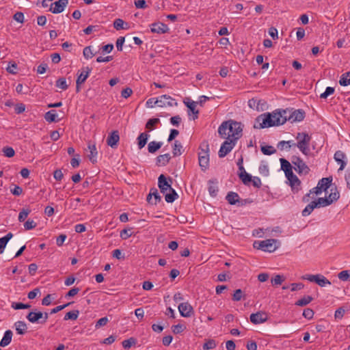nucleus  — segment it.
<instances>
[{
	"label": "nucleus",
	"mask_w": 350,
	"mask_h": 350,
	"mask_svg": "<svg viewBox=\"0 0 350 350\" xmlns=\"http://www.w3.org/2000/svg\"><path fill=\"white\" fill-rule=\"evenodd\" d=\"M250 319L252 323L256 325L266 322L268 319V317L265 312L260 311L252 314L250 317Z\"/></svg>",
	"instance_id": "ddd939ff"
},
{
	"label": "nucleus",
	"mask_w": 350,
	"mask_h": 350,
	"mask_svg": "<svg viewBox=\"0 0 350 350\" xmlns=\"http://www.w3.org/2000/svg\"><path fill=\"white\" fill-rule=\"evenodd\" d=\"M14 326L17 334L23 335L26 333L27 327L24 321H18L14 323Z\"/></svg>",
	"instance_id": "bb28decb"
},
{
	"label": "nucleus",
	"mask_w": 350,
	"mask_h": 350,
	"mask_svg": "<svg viewBox=\"0 0 350 350\" xmlns=\"http://www.w3.org/2000/svg\"><path fill=\"white\" fill-rule=\"evenodd\" d=\"M237 140L226 139V141L221 144L219 150V157L223 158L226 156L234 147Z\"/></svg>",
	"instance_id": "9b49d317"
},
{
	"label": "nucleus",
	"mask_w": 350,
	"mask_h": 350,
	"mask_svg": "<svg viewBox=\"0 0 350 350\" xmlns=\"http://www.w3.org/2000/svg\"><path fill=\"white\" fill-rule=\"evenodd\" d=\"M79 314V311L76 310H72V311H70V312H68L66 314V315L64 316V319L65 321H67V320H76L77 318H78V316Z\"/></svg>",
	"instance_id": "49530a36"
},
{
	"label": "nucleus",
	"mask_w": 350,
	"mask_h": 350,
	"mask_svg": "<svg viewBox=\"0 0 350 350\" xmlns=\"http://www.w3.org/2000/svg\"><path fill=\"white\" fill-rule=\"evenodd\" d=\"M317 208V204H314V202H311L309 204H308L305 208L302 211V215L304 217L308 216L313 211V210Z\"/></svg>",
	"instance_id": "ea45409f"
},
{
	"label": "nucleus",
	"mask_w": 350,
	"mask_h": 350,
	"mask_svg": "<svg viewBox=\"0 0 350 350\" xmlns=\"http://www.w3.org/2000/svg\"><path fill=\"white\" fill-rule=\"evenodd\" d=\"M119 140L120 136L118 131H113L108 135L107 139V144L112 148H115L117 147Z\"/></svg>",
	"instance_id": "dca6fc26"
},
{
	"label": "nucleus",
	"mask_w": 350,
	"mask_h": 350,
	"mask_svg": "<svg viewBox=\"0 0 350 350\" xmlns=\"http://www.w3.org/2000/svg\"><path fill=\"white\" fill-rule=\"evenodd\" d=\"M276 243L280 244V242L277 239H270L264 241H255L253 244L254 248L261 250L264 252H273L275 251L278 245Z\"/></svg>",
	"instance_id": "39448f33"
},
{
	"label": "nucleus",
	"mask_w": 350,
	"mask_h": 350,
	"mask_svg": "<svg viewBox=\"0 0 350 350\" xmlns=\"http://www.w3.org/2000/svg\"><path fill=\"white\" fill-rule=\"evenodd\" d=\"M154 104H157L159 107H163L166 106L172 107L176 106L177 103L175 99L172 98L170 96L164 94L157 98Z\"/></svg>",
	"instance_id": "f8f14e48"
},
{
	"label": "nucleus",
	"mask_w": 350,
	"mask_h": 350,
	"mask_svg": "<svg viewBox=\"0 0 350 350\" xmlns=\"http://www.w3.org/2000/svg\"><path fill=\"white\" fill-rule=\"evenodd\" d=\"M286 111L285 118L286 121H289L291 123L295 122H301L304 119L305 112L302 109H296L293 111L292 109H284Z\"/></svg>",
	"instance_id": "1a4fd4ad"
},
{
	"label": "nucleus",
	"mask_w": 350,
	"mask_h": 350,
	"mask_svg": "<svg viewBox=\"0 0 350 350\" xmlns=\"http://www.w3.org/2000/svg\"><path fill=\"white\" fill-rule=\"evenodd\" d=\"M90 154L88 155L90 160L92 163L96 162L97 150L95 144H89Z\"/></svg>",
	"instance_id": "72a5a7b5"
},
{
	"label": "nucleus",
	"mask_w": 350,
	"mask_h": 350,
	"mask_svg": "<svg viewBox=\"0 0 350 350\" xmlns=\"http://www.w3.org/2000/svg\"><path fill=\"white\" fill-rule=\"evenodd\" d=\"M170 159L171 157L169 153L161 154L157 157V165L159 166H165L169 163Z\"/></svg>",
	"instance_id": "a878e982"
},
{
	"label": "nucleus",
	"mask_w": 350,
	"mask_h": 350,
	"mask_svg": "<svg viewBox=\"0 0 350 350\" xmlns=\"http://www.w3.org/2000/svg\"><path fill=\"white\" fill-rule=\"evenodd\" d=\"M12 337V332L11 330L5 331L4 336L0 342V346L3 347L8 346L11 342Z\"/></svg>",
	"instance_id": "c85d7f7f"
},
{
	"label": "nucleus",
	"mask_w": 350,
	"mask_h": 350,
	"mask_svg": "<svg viewBox=\"0 0 350 350\" xmlns=\"http://www.w3.org/2000/svg\"><path fill=\"white\" fill-rule=\"evenodd\" d=\"M52 299H53L52 295L50 294H48L46 297H44L42 299V305L45 306H48L51 305Z\"/></svg>",
	"instance_id": "774afa93"
},
{
	"label": "nucleus",
	"mask_w": 350,
	"mask_h": 350,
	"mask_svg": "<svg viewBox=\"0 0 350 350\" xmlns=\"http://www.w3.org/2000/svg\"><path fill=\"white\" fill-rule=\"evenodd\" d=\"M158 186L161 192L165 195V200L168 203L174 202L178 197L177 193L171 187L166 177L161 174L158 178Z\"/></svg>",
	"instance_id": "7ed1b4c3"
},
{
	"label": "nucleus",
	"mask_w": 350,
	"mask_h": 350,
	"mask_svg": "<svg viewBox=\"0 0 350 350\" xmlns=\"http://www.w3.org/2000/svg\"><path fill=\"white\" fill-rule=\"evenodd\" d=\"M289 181L290 185L292 188V190L294 193H297L300 189L301 182L296 175L290 179H288Z\"/></svg>",
	"instance_id": "b1692460"
},
{
	"label": "nucleus",
	"mask_w": 350,
	"mask_h": 350,
	"mask_svg": "<svg viewBox=\"0 0 350 350\" xmlns=\"http://www.w3.org/2000/svg\"><path fill=\"white\" fill-rule=\"evenodd\" d=\"M136 342V340L133 338H130L127 340H124L122 342V346L125 349L130 348L132 345H135Z\"/></svg>",
	"instance_id": "4d7b16f0"
},
{
	"label": "nucleus",
	"mask_w": 350,
	"mask_h": 350,
	"mask_svg": "<svg viewBox=\"0 0 350 350\" xmlns=\"http://www.w3.org/2000/svg\"><path fill=\"white\" fill-rule=\"evenodd\" d=\"M208 191L211 196H213V197L216 196L217 191H218L217 186L215 185L214 184L210 183L209 186H208Z\"/></svg>",
	"instance_id": "338daca9"
},
{
	"label": "nucleus",
	"mask_w": 350,
	"mask_h": 350,
	"mask_svg": "<svg viewBox=\"0 0 350 350\" xmlns=\"http://www.w3.org/2000/svg\"><path fill=\"white\" fill-rule=\"evenodd\" d=\"M162 146V142H157L155 141L150 142L148 145V150L150 153H154Z\"/></svg>",
	"instance_id": "f704fd0d"
},
{
	"label": "nucleus",
	"mask_w": 350,
	"mask_h": 350,
	"mask_svg": "<svg viewBox=\"0 0 350 350\" xmlns=\"http://www.w3.org/2000/svg\"><path fill=\"white\" fill-rule=\"evenodd\" d=\"M291 162L294 165L295 170L299 175H306L309 173L310 168L299 157L293 156L291 158Z\"/></svg>",
	"instance_id": "6e6552de"
},
{
	"label": "nucleus",
	"mask_w": 350,
	"mask_h": 350,
	"mask_svg": "<svg viewBox=\"0 0 350 350\" xmlns=\"http://www.w3.org/2000/svg\"><path fill=\"white\" fill-rule=\"evenodd\" d=\"M334 159L335 161L340 164L339 170H343L347 165L346 159V155L345 154L340 151L338 150L334 154Z\"/></svg>",
	"instance_id": "6ab92c4d"
},
{
	"label": "nucleus",
	"mask_w": 350,
	"mask_h": 350,
	"mask_svg": "<svg viewBox=\"0 0 350 350\" xmlns=\"http://www.w3.org/2000/svg\"><path fill=\"white\" fill-rule=\"evenodd\" d=\"M30 212H31V210L29 208H23L19 213L18 218V221L20 222L24 221L26 219V218L28 217Z\"/></svg>",
	"instance_id": "de8ad7c7"
},
{
	"label": "nucleus",
	"mask_w": 350,
	"mask_h": 350,
	"mask_svg": "<svg viewBox=\"0 0 350 350\" xmlns=\"http://www.w3.org/2000/svg\"><path fill=\"white\" fill-rule=\"evenodd\" d=\"M334 92V88L332 87H327L325 91L320 95V98H326L328 96L332 94Z\"/></svg>",
	"instance_id": "052dcab7"
},
{
	"label": "nucleus",
	"mask_w": 350,
	"mask_h": 350,
	"mask_svg": "<svg viewBox=\"0 0 350 350\" xmlns=\"http://www.w3.org/2000/svg\"><path fill=\"white\" fill-rule=\"evenodd\" d=\"M312 297L311 296H304V297L301 298L300 299L297 300L295 302V305L298 306H305L310 304L312 301Z\"/></svg>",
	"instance_id": "37998d69"
},
{
	"label": "nucleus",
	"mask_w": 350,
	"mask_h": 350,
	"mask_svg": "<svg viewBox=\"0 0 350 350\" xmlns=\"http://www.w3.org/2000/svg\"><path fill=\"white\" fill-rule=\"evenodd\" d=\"M83 54L84 57L87 59L92 58L94 55L90 46H86L83 49Z\"/></svg>",
	"instance_id": "864d4df0"
},
{
	"label": "nucleus",
	"mask_w": 350,
	"mask_h": 350,
	"mask_svg": "<svg viewBox=\"0 0 350 350\" xmlns=\"http://www.w3.org/2000/svg\"><path fill=\"white\" fill-rule=\"evenodd\" d=\"M161 200V198L158 193L156 188L150 189L149 194L147 196V201L152 204H157Z\"/></svg>",
	"instance_id": "a211bd4d"
},
{
	"label": "nucleus",
	"mask_w": 350,
	"mask_h": 350,
	"mask_svg": "<svg viewBox=\"0 0 350 350\" xmlns=\"http://www.w3.org/2000/svg\"><path fill=\"white\" fill-rule=\"evenodd\" d=\"M178 310L183 317H189L193 313V307L188 302L181 303L178 306Z\"/></svg>",
	"instance_id": "2eb2a0df"
},
{
	"label": "nucleus",
	"mask_w": 350,
	"mask_h": 350,
	"mask_svg": "<svg viewBox=\"0 0 350 350\" xmlns=\"http://www.w3.org/2000/svg\"><path fill=\"white\" fill-rule=\"evenodd\" d=\"M12 237L13 234L11 232H9L3 237L0 238V254L3 252V250Z\"/></svg>",
	"instance_id": "c9c22d12"
},
{
	"label": "nucleus",
	"mask_w": 350,
	"mask_h": 350,
	"mask_svg": "<svg viewBox=\"0 0 350 350\" xmlns=\"http://www.w3.org/2000/svg\"><path fill=\"white\" fill-rule=\"evenodd\" d=\"M55 85L57 88L62 89V90H66L68 89V85L66 83V80L64 77L59 78L56 81Z\"/></svg>",
	"instance_id": "a18cd8bd"
},
{
	"label": "nucleus",
	"mask_w": 350,
	"mask_h": 350,
	"mask_svg": "<svg viewBox=\"0 0 350 350\" xmlns=\"http://www.w3.org/2000/svg\"><path fill=\"white\" fill-rule=\"evenodd\" d=\"M160 122L159 118H151L146 124V129L151 131L155 129V125Z\"/></svg>",
	"instance_id": "c03bdc74"
},
{
	"label": "nucleus",
	"mask_w": 350,
	"mask_h": 350,
	"mask_svg": "<svg viewBox=\"0 0 350 350\" xmlns=\"http://www.w3.org/2000/svg\"><path fill=\"white\" fill-rule=\"evenodd\" d=\"M172 152L174 157L179 156L183 153V146L180 142L177 140L174 142Z\"/></svg>",
	"instance_id": "58836bf2"
},
{
	"label": "nucleus",
	"mask_w": 350,
	"mask_h": 350,
	"mask_svg": "<svg viewBox=\"0 0 350 350\" xmlns=\"http://www.w3.org/2000/svg\"><path fill=\"white\" fill-rule=\"evenodd\" d=\"M131 235L132 233L131 229H124L120 232V237L124 240L127 239L128 238L131 237Z\"/></svg>",
	"instance_id": "0e129e2a"
},
{
	"label": "nucleus",
	"mask_w": 350,
	"mask_h": 350,
	"mask_svg": "<svg viewBox=\"0 0 350 350\" xmlns=\"http://www.w3.org/2000/svg\"><path fill=\"white\" fill-rule=\"evenodd\" d=\"M285 278L283 275H276L274 278H271V282L273 286L280 285Z\"/></svg>",
	"instance_id": "3c124183"
},
{
	"label": "nucleus",
	"mask_w": 350,
	"mask_h": 350,
	"mask_svg": "<svg viewBox=\"0 0 350 350\" xmlns=\"http://www.w3.org/2000/svg\"><path fill=\"white\" fill-rule=\"evenodd\" d=\"M184 103L189 108V109L193 113V120L197 119L198 117V114H199V111L196 109L198 103L188 99L187 101L184 100Z\"/></svg>",
	"instance_id": "4be33fe9"
},
{
	"label": "nucleus",
	"mask_w": 350,
	"mask_h": 350,
	"mask_svg": "<svg viewBox=\"0 0 350 350\" xmlns=\"http://www.w3.org/2000/svg\"><path fill=\"white\" fill-rule=\"evenodd\" d=\"M68 0H58L51 5L50 11L53 14H59L64 11Z\"/></svg>",
	"instance_id": "4468645a"
},
{
	"label": "nucleus",
	"mask_w": 350,
	"mask_h": 350,
	"mask_svg": "<svg viewBox=\"0 0 350 350\" xmlns=\"http://www.w3.org/2000/svg\"><path fill=\"white\" fill-rule=\"evenodd\" d=\"M265 104V101L262 100H258L256 98H252L248 100V106L257 111L262 110V105Z\"/></svg>",
	"instance_id": "412c9836"
},
{
	"label": "nucleus",
	"mask_w": 350,
	"mask_h": 350,
	"mask_svg": "<svg viewBox=\"0 0 350 350\" xmlns=\"http://www.w3.org/2000/svg\"><path fill=\"white\" fill-rule=\"evenodd\" d=\"M243 128L240 122L228 120L224 122L218 129L221 137L238 140L242 136Z\"/></svg>",
	"instance_id": "f03ea898"
},
{
	"label": "nucleus",
	"mask_w": 350,
	"mask_h": 350,
	"mask_svg": "<svg viewBox=\"0 0 350 350\" xmlns=\"http://www.w3.org/2000/svg\"><path fill=\"white\" fill-rule=\"evenodd\" d=\"M314 314V311L310 308H306L303 312V316L308 319H312Z\"/></svg>",
	"instance_id": "e2e57ef3"
},
{
	"label": "nucleus",
	"mask_w": 350,
	"mask_h": 350,
	"mask_svg": "<svg viewBox=\"0 0 350 350\" xmlns=\"http://www.w3.org/2000/svg\"><path fill=\"white\" fill-rule=\"evenodd\" d=\"M216 346H217L216 342L213 339H210V340H207L203 345V349L204 350L213 349L215 348Z\"/></svg>",
	"instance_id": "5fc2aeb1"
},
{
	"label": "nucleus",
	"mask_w": 350,
	"mask_h": 350,
	"mask_svg": "<svg viewBox=\"0 0 350 350\" xmlns=\"http://www.w3.org/2000/svg\"><path fill=\"white\" fill-rule=\"evenodd\" d=\"M338 278L342 281H347L350 278L348 271H342L338 275Z\"/></svg>",
	"instance_id": "bf43d9fd"
},
{
	"label": "nucleus",
	"mask_w": 350,
	"mask_h": 350,
	"mask_svg": "<svg viewBox=\"0 0 350 350\" xmlns=\"http://www.w3.org/2000/svg\"><path fill=\"white\" fill-rule=\"evenodd\" d=\"M26 318L31 323L45 324L49 319V313L33 309L28 313Z\"/></svg>",
	"instance_id": "0eeeda50"
},
{
	"label": "nucleus",
	"mask_w": 350,
	"mask_h": 350,
	"mask_svg": "<svg viewBox=\"0 0 350 350\" xmlns=\"http://www.w3.org/2000/svg\"><path fill=\"white\" fill-rule=\"evenodd\" d=\"M332 178H323L318 182V185L319 187L324 191H326L328 189L332 187Z\"/></svg>",
	"instance_id": "5701e85b"
},
{
	"label": "nucleus",
	"mask_w": 350,
	"mask_h": 350,
	"mask_svg": "<svg viewBox=\"0 0 350 350\" xmlns=\"http://www.w3.org/2000/svg\"><path fill=\"white\" fill-rule=\"evenodd\" d=\"M45 120L49 122H56L59 120L55 110L52 109L46 112L44 115Z\"/></svg>",
	"instance_id": "393cba45"
},
{
	"label": "nucleus",
	"mask_w": 350,
	"mask_h": 350,
	"mask_svg": "<svg viewBox=\"0 0 350 350\" xmlns=\"http://www.w3.org/2000/svg\"><path fill=\"white\" fill-rule=\"evenodd\" d=\"M36 223L32 219H28L24 224V228L25 230H29L36 227Z\"/></svg>",
	"instance_id": "13d9d810"
},
{
	"label": "nucleus",
	"mask_w": 350,
	"mask_h": 350,
	"mask_svg": "<svg viewBox=\"0 0 350 350\" xmlns=\"http://www.w3.org/2000/svg\"><path fill=\"white\" fill-rule=\"evenodd\" d=\"M200 151L198 153L199 165L202 171H205L209 166V146L208 143L200 145Z\"/></svg>",
	"instance_id": "423d86ee"
},
{
	"label": "nucleus",
	"mask_w": 350,
	"mask_h": 350,
	"mask_svg": "<svg viewBox=\"0 0 350 350\" xmlns=\"http://www.w3.org/2000/svg\"><path fill=\"white\" fill-rule=\"evenodd\" d=\"M2 152H3V154L9 158H11L14 157L15 152L14 150L10 146H5L2 149Z\"/></svg>",
	"instance_id": "6e6d98bb"
},
{
	"label": "nucleus",
	"mask_w": 350,
	"mask_h": 350,
	"mask_svg": "<svg viewBox=\"0 0 350 350\" xmlns=\"http://www.w3.org/2000/svg\"><path fill=\"white\" fill-rule=\"evenodd\" d=\"M285 113L286 112L284 111V109L262 113L256 118L254 128L260 129L282 125L286 122Z\"/></svg>",
	"instance_id": "f257e3e1"
},
{
	"label": "nucleus",
	"mask_w": 350,
	"mask_h": 350,
	"mask_svg": "<svg viewBox=\"0 0 350 350\" xmlns=\"http://www.w3.org/2000/svg\"><path fill=\"white\" fill-rule=\"evenodd\" d=\"M262 152L265 155H271L276 152V150L271 146H265L261 147Z\"/></svg>",
	"instance_id": "8fccbe9b"
},
{
	"label": "nucleus",
	"mask_w": 350,
	"mask_h": 350,
	"mask_svg": "<svg viewBox=\"0 0 350 350\" xmlns=\"http://www.w3.org/2000/svg\"><path fill=\"white\" fill-rule=\"evenodd\" d=\"M226 199L230 204L234 205L239 202L240 198L238 193L230 191L228 193Z\"/></svg>",
	"instance_id": "cd10ccee"
},
{
	"label": "nucleus",
	"mask_w": 350,
	"mask_h": 350,
	"mask_svg": "<svg viewBox=\"0 0 350 350\" xmlns=\"http://www.w3.org/2000/svg\"><path fill=\"white\" fill-rule=\"evenodd\" d=\"M323 190L319 187V185H317V187L312 189L310 192L307 194H306L303 198L302 200L304 202H308L309 201L310 196V194L314 193L316 195H319L322 193Z\"/></svg>",
	"instance_id": "473e14b6"
},
{
	"label": "nucleus",
	"mask_w": 350,
	"mask_h": 350,
	"mask_svg": "<svg viewBox=\"0 0 350 350\" xmlns=\"http://www.w3.org/2000/svg\"><path fill=\"white\" fill-rule=\"evenodd\" d=\"M303 280H308L311 282H315L320 286L323 287L326 286L327 284H331V282L323 275L317 274V275H310L307 274L303 275L301 278Z\"/></svg>",
	"instance_id": "9d476101"
},
{
	"label": "nucleus",
	"mask_w": 350,
	"mask_h": 350,
	"mask_svg": "<svg viewBox=\"0 0 350 350\" xmlns=\"http://www.w3.org/2000/svg\"><path fill=\"white\" fill-rule=\"evenodd\" d=\"M293 146H295L293 141H280L278 144V148L280 150H289Z\"/></svg>",
	"instance_id": "2f4dec72"
},
{
	"label": "nucleus",
	"mask_w": 350,
	"mask_h": 350,
	"mask_svg": "<svg viewBox=\"0 0 350 350\" xmlns=\"http://www.w3.org/2000/svg\"><path fill=\"white\" fill-rule=\"evenodd\" d=\"M281 163V169L285 172L286 171L292 169V165L289 161L284 158L280 159Z\"/></svg>",
	"instance_id": "09e8293b"
},
{
	"label": "nucleus",
	"mask_w": 350,
	"mask_h": 350,
	"mask_svg": "<svg viewBox=\"0 0 350 350\" xmlns=\"http://www.w3.org/2000/svg\"><path fill=\"white\" fill-rule=\"evenodd\" d=\"M243 297V291L241 289H237L234 291L232 299L235 301H240Z\"/></svg>",
	"instance_id": "69168bd1"
},
{
	"label": "nucleus",
	"mask_w": 350,
	"mask_h": 350,
	"mask_svg": "<svg viewBox=\"0 0 350 350\" xmlns=\"http://www.w3.org/2000/svg\"><path fill=\"white\" fill-rule=\"evenodd\" d=\"M91 71H92V68H90L89 67L83 68L82 69L81 72L79 74V75L78 76V77L77 79L76 84H82L83 83H84L85 81V80L87 79V78L88 77Z\"/></svg>",
	"instance_id": "aec40b11"
},
{
	"label": "nucleus",
	"mask_w": 350,
	"mask_h": 350,
	"mask_svg": "<svg viewBox=\"0 0 350 350\" xmlns=\"http://www.w3.org/2000/svg\"><path fill=\"white\" fill-rule=\"evenodd\" d=\"M297 142L295 146L299 148L303 154L306 157L310 155L311 152L310 149V144L311 141V137L306 133L301 132L298 133L296 136Z\"/></svg>",
	"instance_id": "20e7f679"
},
{
	"label": "nucleus",
	"mask_w": 350,
	"mask_h": 350,
	"mask_svg": "<svg viewBox=\"0 0 350 350\" xmlns=\"http://www.w3.org/2000/svg\"><path fill=\"white\" fill-rule=\"evenodd\" d=\"M339 83L342 86L350 85V72H347L342 75L339 80Z\"/></svg>",
	"instance_id": "a19ab883"
},
{
	"label": "nucleus",
	"mask_w": 350,
	"mask_h": 350,
	"mask_svg": "<svg viewBox=\"0 0 350 350\" xmlns=\"http://www.w3.org/2000/svg\"><path fill=\"white\" fill-rule=\"evenodd\" d=\"M12 308L14 310H22V309H27L31 308V305L25 304L20 302H13L12 304Z\"/></svg>",
	"instance_id": "603ef678"
},
{
	"label": "nucleus",
	"mask_w": 350,
	"mask_h": 350,
	"mask_svg": "<svg viewBox=\"0 0 350 350\" xmlns=\"http://www.w3.org/2000/svg\"><path fill=\"white\" fill-rule=\"evenodd\" d=\"M239 176L244 185H249V183L252 181V176L247 173L246 171H243V172H239Z\"/></svg>",
	"instance_id": "4c0bfd02"
},
{
	"label": "nucleus",
	"mask_w": 350,
	"mask_h": 350,
	"mask_svg": "<svg viewBox=\"0 0 350 350\" xmlns=\"http://www.w3.org/2000/svg\"><path fill=\"white\" fill-rule=\"evenodd\" d=\"M150 137L148 133H142L137 137V144L139 149L145 146Z\"/></svg>",
	"instance_id": "c756f323"
},
{
	"label": "nucleus",
	"mask_w": 350,
	"mask_h": 350,
	"mask_svg": "<svg viewBox=\"0 0 350 350\" xmlns=\"http://www.w3.org/2000/svg\"><path fill=\"white\" fill-rule=\"evenodd\" d=\"M127 26V23H125L121 18H117L113 22V27L116 30L126 29H128Z\"/></svg>",
	"instance_id": "e433bc0d"
},
{
	"label": "nucleus",
	"mask_w": 350,
	"mask_h": 350,
	"mask_svg": "<svg viewBox=\"0 0 350 350\" xmlns=\"http://www.w3.org/2000/svg\"><path fill=\"white\" fill-rule=\"evenodd\" d=\"M109 322V319L107 317L100 319L95 325L96 329L105 325Z\"/></svg>",
	"instance_id": "680f3d73"
},
{
	"label": "nucleus",
	"mask_w": 350,
	"mask_h": 350,
	"mask_svg": "<svg viewBox=\"0 0 350 350\" xmlns=\"http://www.w3.org/2000/svg\"><path fill=\"white\" fill-rule=\"evenodd\" d=\"M314 202V204H317V208L325 207L331 204L327 198H319Z\"/></svg>",
	"instance_id": "79ce46f5"
},
{
	"label": "nucleus",
	"mask_w": 350,
	"mask_h": 350,
	"mask_svg": "<svg viewBox=\"0 0 350 350\" xmlns=\"http://www.w3.org/2000/svg\"><path fill=\"white\" fill-rule=\"evenodd\" d=\"M150 30L152 33L159 34L165 33L168 31V27L163 23H154L150 25Z\"/></svg>",
	"instance_id": "f3484780"
},
{
	"label": "nucleus",
	"mask_w": 350,
	"mask_h": 350,
	"mask_svg": "<svg viewBox=\"0 0 350 350\" xmlns=\"http://www.w3.org/2000/svg\"><path fill=\"white\" fill-rule=\"evenodd\" d=\"M340 197V193L336 188V186L332 187L330 188V193L329 194V196L327 197V199L330 202L331 204L338 200V199Z\"/></svg>",
	"instance_id": "7c9ffc66"
}]
</instances>
